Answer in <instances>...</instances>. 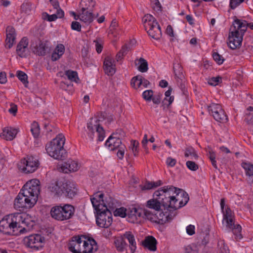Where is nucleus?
<instances>
[{"mask_svg":"<svg viewBox=\"0 0 253 253\" xmlns=\"http://www.w3.org/2000/svg\"><path fill=\"white\" fill-rule=\"evenodd\" d=\"M189 200L188 194L182 189L172 185L165 186L153 194V198L147 202L146 207L160 211L163 207L162 222L171 221L177 214V210L184 207Z\"/></svg>","mask_w":253,"mask_h":253,"instance_id":"1","label":"nucleus"},{"mask_svg":"<svg viewBox=\"0 0 253 253\" xmlns=\"http://www.w3.org/2000/svg\"><path fill=\"white\" fill-rule=\"evenodd\" d=\"M34 225V219L29 214L15 213L6 215L0 221V231L10 234L19 230L24 233L30 231Z\"/></svg>","mask_w":253,"mask_h":253,"instance_id":"2","label":"nucleus"},{"mask_svg":"<svg viewBox=\"0 0 253 253\" xmlns=\"http://www.w3.org/2000/svg\"><path fill=\"white\" fill-rule=\"evenodd\" d=\"M90 200L95 211H100L99 208L105 211H113L118 205V202L113 197L101 191H98L91 196Z\"/></svg>","mask_w":253,"mask_h":253,"instance_id":"3","label":"nucleus"},{"mask_svg":"<svg viewBox=\"0 0 253 253\" xmlns=\"http://www.w3.org/2000/svg\"><path fill=\"white\" fill-rule=\"evenodd\" d=\"M65 138L62 134H59L55 138L47 143L45 149L51 157L58 160H62L66 157V152L64 149Z\"/></svg>","mask_w":253,"mask_h":253,"instance_id":"4","label":"nucleus"},{"mask_svg":"<svg viewBox=\"0 0 253 253\" xmlns=\"http://www.w3.org/2000/svg\"><path fill=\"white\" fill-rule=\"evenodd\" d=\"M74 212V206L70 204L54 206L50 211V215L53 219L60 221L71 218Z\"/></svg>","mask_w":253,"mask_h":253,"instance_id":"5","label":"nucleus"},{"mask_svg":"<svg viewBox=\"0 0 253 253\" xmlns=\"http://www.w3.org/2000/svg\"><path fill=\"white\" fill-rule=\"evenodd\" d=\"M142 21L148 35L155 40H159L162 37V32L160 26L155 18L147 14L143 17Z\"/></svg>","mask_w":253,"mask_h":253,"instance_id":"6","label":"nucleus"},{"mask_svg":"<svg viewBox=\"0 0 253 253\" xmlns=\"http://www.w3.org/2000/svg\"><path fill=\"white\" fill-rule=\"evenodd\" d=\"M37 202L32 198H30L21 190L14 200V207L16 210L23 211L25 209L33 207Z\"/></svg>","mask_w":253,"mask_h":253,"instance_id":"7","label":"nucleus"},{"mask_svg":"<svg viewBox=\"0 0 253 253\" xmlns=\"http://www.w3.org/2000/svg\"><path fill=\"white\" fill-rule=\"evenodd\" d=\"M20 190L37 202L40 192V182L36 179L31 180L26 182Z\"/></svg>","mask_w":253,"mask_h":253,"instance_id":"8","label":"nucleus"},{"mask_svg":"<svg viewBox=\"0 0 253 253\" xmlns=\"http://www.w3.org/2000/svg\"><path fill=\"white\" fill-rule=\"evenodd\" d=\"M100 211H96V222L97 226L101 228H108L113 221L112 214L109 210L105 211L99 208Z\"/></svg>","mask_w":253,"mask_h":253,"instance_id":"9","label":"nucleus"},{"mask_svg":"<svg viewBox=\"0 0 253 253\" xmlns=\"http://www.w3.org/2000/svg\"><path fill=\"white\" fill-rule=\"evenodd\" d=\"M39 162L33 156H28L21 160L18 165L20 170L25 173H33L39 167Z\"/></svg>","mask_w":253,"mask_h":253,"instance_id":"10","label":"nucleus"},{"mask_svg":"<svg viewBox=\"0 0 253 253\" xmlns=\"http://www.w3.org/2000/svg\"><path fill=\"white\" fill-rule=\"evenodd\" d=\"M105 145L111 151L118 150L117 155L118 158L120 160L123 159L126 147L124 144H122L120 139H117L112 137V136H109L105 142Z\"/></svg>","mask_w":253,"mask_h":253,"instance_id":"11","label":"nucleus"},{"mask_svg":"<svg viewBox=\"0 0 253 253\" xmlns=\"http://www.w3.org/2000/svg\"><path fill=\"white\" fill-rule=\"evenodd\" d=\"M234 25V31L229 33L227 44L229 48L235 49L239 48L242 44L243 36L240 30L236 25Z\"/></svg>","mask_w":253,"mask_h":253,"instance_id":"12","label":"nucleus"},{"mask_svg":"<svg viewBox=\"0 0 253 253\" xmlns=\"http://www.w3.org/2000/svg\"><path fill=\"white\" fill-rule=\"evenodd\" d=\"M208 110L215 121L221 123L228 121V117L220 104L211 103L208 106Z\"/></svg>","mask_w":253,"mask_h":253,"instance_id":"13","label":"nucleus"},{"mask_svg":"<svg viewBox=\"0 0 253 253\" xmlns=\"http://www.w3.org/2000/svg\"><path fill=\"white\" fill-rule=\"evenodd\" d=\"M44 240V237L41 235L35 234L25 237L23 241L27 247L38 251L42 248Z\"/></svg>","mask_w":253,"mask_h":253,"instance_id":"14","label":"nucleus"},{"mask_svg":"<svg viewBox=\"0 0 253 253\" xmlns=\"http://www.w3.org/2000/svg\"><path fill=\"white\" fill-rule=\"evenodd\" d=\"M5 32V46L6 48L10 49L16 42V31L13 27L8 26L6 28Z\"/></svg>","mask_w":253,"mask_h":253,"instance_id":"15","label":"nucleus"},{"mask_svg":"<svg viewBox=\"0 0 253 253\" xmlns=\"http://www.w3.org/2000/svg\"><path fill=\"white\" fill-rule=\"evenodd\" d=\"M97 250L98 246L95 240L92 238L88 237L86 241H84L81 253H93Z\"/></svg>","mask_w":253,"mask_h":253,"instance_id":"16","label":"nucleus"},{"mask_svg":"<svg viewBox=\"0 0 253 253\" xmlns=\"http://www.w3.org/2000/svg\"><path fill=\"white\" fill-rule=\"evenodd\" d=\"M103 69L108 76H112L116 71L115 60L110 56H107L103 62Z\"/></svg>","mask_w":253,"mask_h":253,"instance_id":"17","label":"nucleus"},{"mask_svg":"<svg viewBox=\"0 0 253 253\" xmlns=\"http://www.w3.org/2000/svg\"><path fill=\"white\" fill-rule=\"evenodd\" d=\"M144 209L140 208L132 207L129 208L127 212V216L130 222L134 223L142 218Z\"/></svg>","mask_w":253,"mask_h":253,"instance_id":"18","label":"nucleus"},{"mask_svg":"<svg viewBox=\"0 0 253 253\" xmlns=\"http://www.w3.org/2000/svg\"><path fill=\"white\" fill-rule=\"evenodd\" d=\"M28 39L26 37L22 38L17 44L16 52L21 58L26 57V51L28 50Z\"/></svg>","mask_w":253,"mask_h":253,"instance_id":"19","label":"nucleus"},{"mask_svg":"<svg viewBox=\"0 0 253 253\" xmlns=\"http://www.w3.org/2000/svg\"><path fill=\"white\" fill-rule=\"evenodd\" d=\"M31 47L33 52L39 56L45 55L48 48L45 44L39 40H36L35 44L32 43Z\"/></svg>","mask_w":253,"mask_h":253,"instance_id":"20","label":"nucleus"},{"mask_svg":"<svg viewBox=\"0 0 253 253\" xmlns=\"http://www.w3.org/2000/svg\"><path fill=\"white\" fill-rule=\"evenodd\" d=\"M63 196L69 198H73L77 193V189L74 184L70 182H64L62 185Z\"/></svg>","mask_w":253,"mask_h":253,"instance_id":"21","label":"nucleus"},{"mask_svg":"<svg viewBox=\"0 0 253 253\" xmlns=\"http://www.w3.org/2000/svg\"><path fill=\"white\" fill-rule=\"evenodd\" d=\"M64 182L60 181H56L52 183L48 187V189L51 194L55 197H59L63 196L62 185Z\"/></svg>","mask_w":253,"mask_h":253,"instance_id":"22","label":"nucleus"},{"mask_svg":"<svg viewBox=\"0 0 253 253\" xmlns=\"http://www.w3.org/2000/svg\"><path fill=\"white\" fill-rule=\"evenodd\" d=\"M233 25H236L238 30L241 31V34L244 35L249 27L251 29L253 30V23H249L247 21L243 19L236 18L234 19Z\"/></svg>","mask_w":253,"mask_h":253,"instance_id":"23","label":"nucleus"},{"mask_svg":"<svg viewBox=\"0 0 253 253\" xmlns=\"http://www.w3.org/2000/svg\"><path fill=\"white\" fill-rule=\"evenodd\" d=\"M157 241L152 236H148L145 238L142 242V245L150 251H156L157 250Z\"/></svg>","mask_w":253,"mask_h":253,"instance_id":"24","label":"nucleus"},{"mask_svg":"<svg viewBox=\"0 0 253 253\" xmlns=\"http://www.w3.org/2000/svg\"><path fill=\"white\" fill-rule=\"evenodd\" d=\"M223 214V220L225 221L227 227H232L233 225V222H234V212L229 208L227 207L225 211H222Z\"/></svg>","mask_w":253,"mask_h":253,"instance_id":"25","label":"nucleus"},{"mask_svg":"<svg viewBox=\"0 0 253 253\" xmlns=\"http://www.w3.org/2000/svg\"><path fill=\"white\" fill-rule=\"evenodd\" d=\"M79 164L72 160H68L64 165L61 167V169L65 173H68V171H76L79 169Z\"/></svg>","mask_w":253,"mask_h":253,"instance_id":"26","label":"nucleus"},{"mask_svg":"<svg viewBox=\"0 0 253 253\" xmlns=\"http://www.w3.org/2000/svg\"><path fill=\"white\" fill-rule=\"evenodd\" d=\"M95 4L96 2L94 0H81L79 7L81 11H93Z\"/></svg>","mask_w":253,"mask_h":253,"instance_id":"27","label":"nucleus"},{"mask_svg":"<svg viewBox=\"0 0 253 253\" xmlns=\"http://www.w3.org/2000/svg\"><path fill=\"white\" fill-rule=\"evenodd\" d=\"M93 11H89V10L81 11L80 10L81 17L80 20L86 24H90L94 19V16L93 14Z\"/></svg>","mask_w":253,"mask_h":253,"instance_id":"28","label":"nucleus"},{"mask_svg":"<svg viewBox=\"0 0 253 253\" xmlns=\"http://www.w3.org/2000/svg\"><path fill=\"white\" fill-rule=\"evenodd\" d=\"M124 239H126L129 243V248L132 253H134L136 249V243L134 236L130 231L125 232L123 235Z\"/></svg>","mask_w":253,"mask_h":253,"instance_id":"29","label":"nucleus"},{"mask_svg":"<svg viewBox=\"0 0 253 253\" xmlns=\"http://www.w3.org/2000/svg\"><path fill=\"white\" fill-rule=\"evenodd\" d=\"M17 131L16 129L11 128H5L0 136L6 140H12L15 137Z\"/></svg>","mask_w":253,"mask_h":253,"instance_id":"30","label":"nucleus"},{"mask_svg":"<svg viewBox=\"0 0 253 253\" xmlns=\"http://www.w3.org/2000/svg\"><path fill=\"white\" fill-rule=\"evenodd\" d=\"M64 51L65 47L64 45L62 44H58L51 55L52 60L55 61L60 59L64 54Z\"/></svg>","mask_w":253,"mask_h":253,"instance_id":"31","label":"nucleus"},{"mask_svg":"<svg viewBox=\"0 0 253 253\" xmlns=\"http://www.w3.org/2000/svg\"><path fill=\"white\" fill-rule=\"evenodd\" d=\"M114 244L118 252H122L127 246V244L124 239L123 236L115 237Z\"/></svg>","mask_w":253,"mask_h":253,"instance_id":"32","label":"nucleus"},{"mask_svg":"<svg viewBox=\"0 0 253 253\" xmlns=\"http://www.w3.org/2000/svg\"><path fill=\"white\" fill-rule=\"evenodd\" d=\"M173 69L175 78L182 81L184 77L183 74V68L181 65L178 63H174Z\"/></svg>","mask_w":253,"mask_h":253,"instance_id":"33","label":"nucleus"},{"mask_svg":"<svg viewBox=\"0 0 253 253\" xmlns=\"http://www.w3.org/2000/svg\"><path fill=\"white\" fill-rule=\"evenodd\" d=\"M242 167L245 169L246 174L249 176V178L253 182V164L249 163L243 162L241 164Z\"/></svg>","mask_w":253,"mask_h":253,"instance_id":"34","label":"nucleus"},{"mask_svg":"<svg viewBox=\"0 0 253 253\" xmlns=\"http://www.w3.org/2000/svg\"><path fill=\"white\" fill-rule=\"evenodd\" d=\"M162 184V181L160 180L156 182H150L147 181L143 185L141 186V188L142 190H150L153 188H155L158 186H160Z\"/></svg>","mask_w":253,"mask_h":253,"instance_id":"35","label":"nucleus"},{"mask_svg":"<svg viewBox=\"0 0 253 253\" xmlns=\"http://www.w3.org/2000/svg\"><path fill=\"white\" fill-rule=\"evenodd\" d=\"M233 224L232 227H228L229 228L232 229L233 233L235 236L236 239H241L242 238L241 234L242 227L239 224H235L234 222L232 223Z\"/></svg>","mask_w":253,"mask_h":253,"instance_id":"36","label":"nucleus"},{"mask_svg":"<svg viewBox=\"0 0 253 253\" xmlns=\"http://www.w3.org/2000/svg\"><path fill=\"white\" fill-rule=\"evenodd\" d=\"M47 21L49 22L54 21L57 18H62L64 16V12L62 9H58L56 14L47 15Z\"/></svg>","mask_w":253,"mask_h":253,"instance_id":"37","label":"nucleus"},{"mask_svg":"<svg viewBox=\"0 0 253 253\" xmlns=\"http://www.w3.org/2000/svg\"><path fill=\"white\" fill-rule=\"evenodd\" d=\"M139 66L137 69L142 73L146 72L148 69V64L147 61L143 58H140L138 60Z\"/></svg>","mask_w":253,"mask_h":253,"instance_id":"38","label":"nucleus"},{"mask_svg":"<svg viewBox=\"0 0 253 253\" xmlns=\"http://www.w3.org/2000/svg\"><path fill=\"white\" fill-rule=\"evenodd\" d=\"M142 76L141 75H137L134 77L131 80V85L135 89L138 88L142 84Z\"/></svg>","mask_w":253,"mask_h":253,"instance_id":"39","label":"nucleus"},{"mask_svg":"<svg viewBox=\"0 0 253 253\" xmlns=\"http://www.w3.org/2000/svg\"><path fill=\"white\" fill-rule=\"evenodd\" d=\"M65 75L69 80L72 82L77 83L78 81L79 80L78 73L76 71L68 70L65 71Z\"/></svg>","mask_w":253,"mask_h":253,"instance_id":"40","label":"nucleus"},{"mask_svg":"<svg viewBox=\"0 0 253 253\" xmlns=\"http://www.w3.org/2000/svg\"><path fill=\"white\" fill-rule=\"evenodd\" d=\"M40 126L39 124L36 122H33L31 126V131L35 138H37L40 134Z\"/></svg>","mask_w":253,"mask_h":253,"instance_id":"41","label":"nucleus"},{"mask_svg":"<svg viewBox=\"0 0 253 253\" xmlns=\"http://www.w3.org/2000/svg\"><path fill=\"white\" fill-rule=\"evenodd\" d=\"M96 132L98 133V140L102 141L105 137V131L103 128L99 124L94 125Z\"/></svg>","mask_w":253,"mask_h":253,"instance_id":"42","label":"nucleus"},{"mask_svg":"<svg viewBox=\"0 0 253 253\" xmlns=\"http://www.w3.org/2000/svg\"><path fill=\"white\" fill-rule=\"evenodd\" d=\"M128 48L126 45H124L116 56V60L117 61L121 60L123 58L124 56L126 54Z\"/></svg>","mask_w":253,"mask_h":253,"instance_id":"43","label":"nucleus"},{"mask_svg":"<svg viewBox=\"0 0 253 253\" xmlns=\"http://www.w3.org/2000/svg\"><path fill=\"white\" fill-rule=\"evenodd\" d=\"M16 76L18 79L21 81L26 86V84H28V76L26 73L21 71H18L16 73Z\"/></svg>","mask_w":253,"mask_h":253,"instance_id":"44","label":"nucleus"},{"mask_svg":"<svg viewBox=\"0 0 253 253\" xmlns=\"http://www.w3.org/2000/svg\"><path fill=\"white\" fill-rule=\"evenodd\" d=\"M184 155L185 157H188L191 156L195 159H197L198 158V156L196 153V151L192 147H189L186 148Z\"/></svg>","mask_w":253,"mask_h":253,"instance_id":"45","label":"nucleus"},{"mask_svg":"<svg viewBox=\"0 0 253 253\" xmlns=\"http://www.w3.org/2000/svg\"><path fill=\"white\" fill-rule=\"evenodd\" d=\"M114 211V215L115 216H120L121 217H125L127 215V213H126V210L125 208L122 207L120 208H116Z\"/></svg>","mask_w":253,"mask_h":253,"instance_id":"46","label":"nucleus"},{"mask_svg":"<svg viewBox=\"0 0 253 253\" xmlns=\"http://www.w3.org/2000/svg\"><path fill=\"white\" fill-rule=\"evenodd\" d=\"M139 143L137 140H132L131 141V148L134 156H137L138 155V146Z\"/></svg>","mask_w":253,"mask_h":253,"instance_id":"47","label":"nucleus"},{"mask_svg":"<svg viewBox=\"0 0 253 253\" xmlns=\"http://www.w3.org/2000/svg\"><path fill=\"white\" fill-rule=\"evenodd\" d=\"M222 78L220 76H217L216 77H212L209 79L208 83V84L212 86H216L219 83L221 82Z\"/></svg>","mask_w":253,"mask_h":253,"instance_id":"48","label":"nucleus"},{"mask_svg":"<svg viewBox=\"0 0 253 253\" xmlns=\"http://www.w3.org/2000/svg\"><path fill=\"white\" fill-rule=\"evenodd\" d=\"M212 57L214 60L217 63L218 65H221L223 63L224 61V58L222 55H220L217 52H213L212 54Z\"/></svg>","mask_w":253,"mask_h":253,"instance_id":"49","label":"nucleus"},{"mask_svg":"<svg viewBox=\"0 0 253 253\" xmlns=\"http://www.w3.org/2000/svg\"><path fill=\"white\" fill-rule=\"evenodd\" d=\"M153 96V91L151 89L144 91L142 93V97L146 101H151Z\"/></svg>","mask_w":253,"mask_h":253,"instance_id":"50","label":"nucleus"},{"mask_svg":"<svg viewBox=\"0 0 253 253\" xmlns=\"http://www.w3.org/2000/svg\"><path fill=\"white\" fill-rule=\"evenodd\" d=\"M125 136V132L122 129H117L115 132H113L110 136L115 138L121 139Z\"/></svg>","mask_w":253,"mask_h":253,"instance_id":"51","label":"nucleus"},{"mask_svg":"<svg viewBox=\"0 0 253 253\" xmlns=\"http://www.w3.org/2000/svg\"><path fill=\"white\" fill-rule=\"evenodd\" d=\"M187 167L190 170L193 171L197 170L199 166L197 164H196L194 162L188 161L186 163Z\"/></svg>","mask_w":253,"mask_h":253,"instance_id":"52","label":"nucleus"},{"mask_svg":"<svg viewBox=\"0 0 253 253\" xmlns=\"http://www.w3.org/2000/svg\"><path fill=\"white\" fill-rule=\"evenodd\" d=\"M174 97L173 96L165 97L164 100L162 102V106L164 107V109L165 107V105L167 107H169L173 101Z\"/></svg>","mask_w":253,"mask_h":253,"instance_id":"53","label":"nucleus"},{"mask_svg":"<svg viewBox=\"0 0 253 253\" xmlns=\"http://www.w3.org/2000/svg\"><path fill=\"white\" fill-rule=\"evenodd\" d=\"M144 214H142V218L147 219L150 220H153L154 215L150 211L144 209Z\"/></svg>","mask_w":253,"mask_h":253,"instance_id":"54","label":"nucleus"},{"mask_svg":"<svg viewBox=\"0 0 253 253\" xmlns=\"http://www.w3.org/2000/svg\"><path fill=\"white\" fill-rule=\"evenodd\" d=\"M21 10L25 13H29L31 10V4L29 3H24L21 6Z\"/></svg>","mask_w":253,"mask_h":253,"instance_id":"55","label":"nucleus"},{"mask_svg":"<svg viewBox=\"0 0 253 253\" xmlns=\"http://www.w3.org/2000/svg\"><path fill=\"white\" fill-rule=\"evenodd\" d=\"M76 246L74 243H70L68 246L69 250L73 253H81V248L76 249Z\"/></svg>","mask_w":253,"mask_h":253,"instance_id":"56","label":"nucleus"},{"mask_svg":"<svg viewBox=\"0 0 253 253\" xmlns=\"http://www.w3.org/2000/svg\"><path fill=\"white\" fill-rule=\"evenodd\" d=\"M153 8L156 11H161L162 6L159 0H153Z\"/></svg>","mask_w":253,"mask_h":253,"instance_id":"57","label":"nucleus"},{"mask_svg":"<svg viewBox=\"0 0 253 253\" xmlns=\"http://www.w3.org/2000/svg\"><path fill=\"white\" fill-rule=\"evenodd\" d=\"M71 29L73 30L80 32L81 31V25L77 21H73L71 23Z\"/></svg>","mask_w":253,"mask_h":253,"instance_id":"58","label":"nucleus"},{"mask_svg":"<svg viewBox=\"0 0 253 253\" xmlns=\"http://www.w3.org/2000/svg\"><path fill=\"white\" fill-rule=\"evenodd\" d=\"M244 0H230V6L232 9H235Z\"/></svg>","mask_w":253,"mask_h":253,"instance_id":"59","label":"nucleus"},{"mask_svg":"<svg viewBox=\"0 0 253 253\" xmlns=\"http://www.w3.org/2000/svg\"><path fill=\"white\" fill-rule=\"evenodd\" d=\"M94 42L95 43V47L96 50L98 53H100L101 52L103 48V44L102 42H99L98 39L94 41Z\"/></svg>","mask_w":253,"mask_h":253,"instance_id":"60","label":"nucleus"},{"mask_svg":"<svg viewBox=\"0 0 253 253\" xmlns=\"http://www.w3.org/2000/svg\"><path fill=\"white\" fill-rule=\"evenodd\" d=\"M75 239L76 243H74L78 246H80V244L83 243L84 241H86L87 239L85 236H82V237H74Z\"/></svg>","mask_w":253,"mask_h":253,"instance_id":"61","label":"nucleus"},{"mask_svg":"<svg viewBox=\"0 0 253 253\" xmlns=\"http://www.w3.org/2000/svg\"><path fill=\"white\" fill-rule=\"evenodd\" d=\"M176 163V160L175 159L171 157H168L166 160V163L167 165L170 167H174Z\"/></svg>","mask_w":253,"mask_h":253,"instance_id":"62","label":"nucleus"},{"mask_svg":"<svg viewBox=\"0 0 253 253\" xmlns=\"http://www.w3.org/2000/svg\"><path fill=\"white\" fill-rule=\"evenodd\" d=\"M118 26V23L115 19L112 20L110 27L109 34H114V31Z\"/></svg>","mask_w":253,"mask_h":253,"instance_id":"63","label":"nucleus"},{"mask_svg":"<svg viewBox=\"0 0 253 253\" xmlns=\"http://www.w3.org/2000/svg\"><path fill=\"white\" fill-rule=\"evenodd\" d=\"M162 96V94H159L158 95H155L154 96L152 97L151 100L153 102L156 104H159L161 102V97Z\"/></svg>","mask_w":253,"mask_h":253,"instance_id":"64","label":"nucleus"}]
</instances>
